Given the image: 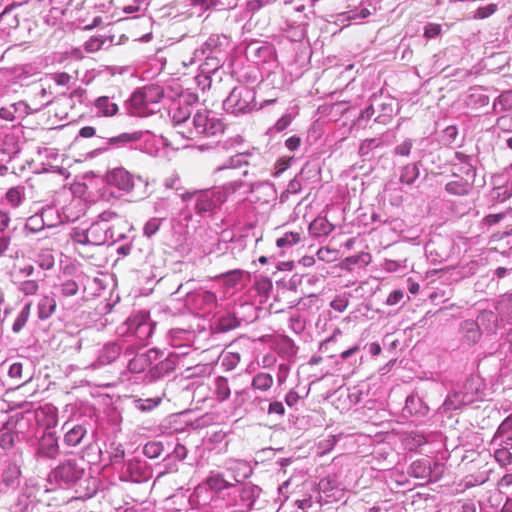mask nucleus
I'll return each mask as SVG.
<instances>
[{"instance_id":"obj_1","label":"nucleus","mask_w":512,"mask_h":512,"mask_svg":"<svg viewBox=\"0 0 512 512\" xmlns=\"http://www.w3.org/2000/svg\"><path fill=\"white\" fill-rule=\"evenodd\" d=\"M485 383L478 375H470L448 393L443 403L445 411H455L480 401L484 397Z\"/></svg>"},{"instance_id":"obj_2","label":"nucleus","mask_w":512,"mask_h":512,"mask_svg":"<svg viewBox=\"0 0 512 512\" xmlns=\"http://www.w3.org/2000/svg\"><path fill=\"white\" fill-rule=\"evenodd\" d=\"M276 102V98L264 100L259 107L256 104V91L254 88L240 85L234 87L227 98L223 101V108L227 113L235 116L262 109L265 106Z\"/></svg>"},{"instance_id":"obj_3","label":"nucleus","mask_w":512,"mask_h":512,"mask_svg":"<svg viewBox=\"0 0 512 512\" xmlns=\"http://www.w3.org/2000/svg\"><path fill=\"white\" fill-rule=\"evenodd\" d=\"M224 132L222 120L207 109L197 110L191 120V127L187 130H178L185 139L194 140L200 137L217 136Z\"/></svg>"},{"instance_id":"obj_4","label":"nucleus","mask_w":512,"mask_h":512,"mask_svg":"<svg viewBox=\"0 0 512 512\" xmlns=\"http://www.w3.org/2000/svg\"><path fill=\"white\" fill-rule=\"evenodd\" d=\"M124 238L123 233H116L115 226L103 222H93L87 229H74L72 239L82 245L101 246Z\"/></svg>"},{"instance_id":"obj_5","label":"nucleus","mask_w":512,"mask_h":512,"mask_svg":"<svg viewBox=\"0 0 512 512\" xmlns=\"http://www.w3.org/2000/svg\"><path fill=\"white\" fill-rule=\"evenodd\" d=\"M183 201L194 200V211L199 216L213 213L224 201L225 194L219 187L185 192Z\"/></svg>"},{"instance_id":"obj_6","label":"nucleus","mask_w":512,"mask_h":512,"mask_svg":"<svg viewBox=\"0 0 512 512\" xmlns=\"http://www.w3.org/2000/svg\"><path fill=\"white\" fill-rule=\"evenodd\" d=\"M163 97V90L157 85L145 86L130 97L132 113L145 117L158 111V104Z\"/></svg>"},{"instance_id":"obj_7","label":"nucleus","mask_w":512,"mask_h":512,"mask_svg":"<svg viewBox=\"0 0 512 512\" xmlns=\"http://www.w3.org/2000/svg\"><path fill=\"white\" fill-rule=\"evenodd\" d=\"M84 472L83 467L75 459H68L52 471V477L61 486L71 487L78 484L82 489Z\"/></svg>"},{"instance_id":"obj_8","label":"nucleus","mask_w":512,"mask_h":512,"mask_svg":"<svg viewBox=\"0 0 512 512\" xmlns=\"http://www.w3.org/2000/svg\"><path fill=\"white\" fill-rule=\"evenodd\" d=\"M228 46V38L220 34H212L207 40L193 52L190 64L201 62L204 56H224V50Z\"/></svg>"},{"instance_id":"obj_9","label":"nucleus","mask_w":512,"mask_h":512,"mask_svg":"<svg viewBox=\"0 0 512 512\" xmlns=\"http://www.w3.org/2000/svg\"><path fill=\"white\" fill-rule=\"evenodd\" d=\"M152 468L144 460L138 458L129 459L123 468L122 479L135 483L147 482L152 478Z\"/></svg>"},{"instance_id":"obj_10","label":"nucleus","mask_w":512,"mask_h":512,"mask_svg":"<svg viewBox=\"0 0 512 512\" xmlns=\"http://www.w3.org/2000/svg\"><path fill=\"white\" fill-rule=\"evenodd\" d=\"M62 430L64 431L63 443L68 447L81 445L87 436V426L82 422L66 421Z\"/></svg>"},{"instance_id":"obj_11","label":"nucleus","mask_w":512,"mask_h":512,"mask_svg":"<svg viewBox=\"0 0 512 512\" xmlns=\"http://www.w3.org/2000/svg\"><path fill=\"white\" fill-rule=\"evenodd\" d=\"M107 184L117 188L119 191L128 193L135 186V177L124 168H115L106 176Z\"/></svg>"},{"instance_id":"obj_12","label":"nucleus","mask_w":512,"mask_h":512,"mask_svg":"<svg viewBox=\"0 0 512 512\" xmlns=\"http://www.w3.org/2000/svg\"><path fill=\"white\" fill-rule=\"evenodd\" d=\"M60 454L58 437L52 433H45L38 441L35 456L39 459H56Z\"/></svg>"},{"instance_id":"obj_13","label":"nucleus","mask_w":512,"mask_h":512,"mask_svg":"<svg viewBox=\"0 0 512 512\" xmlns=\"http://www.w3.org/2000/svg\"><path fill=\"white\" fill-rule=\"evenodd\" d=\"M154 327L155 324L145 314L134 316L128 322V330L141 341H146L152 336Z\"/></svg>"},{"instance_id":"obj_14","label":"nucleus","mask_w":512,"mask_h":512,"mask_svg":"<svg viewBox=\"0 0 512 512\" xmlns=\"http://www.w3.org/2000/svg\"><path fill=\"white\" fill-rule=\"evenodd\" d=\"M188 351H174L170 352L165 359L159 361L152 369L151 375L153 378H162L175 370L179 363L180 356L188 355Z\"/></svg>"},{"instance_id":"obj_15","label":"nucleus","mask_w":512,"mask_h":512,"mask_svg":"<svg viewBox=\"0 0 512 512\" xmlns=\"http://www.w3.org/2000/svg\"><path fill=\"white\" fill-rule=\"evenodd\" d=\"M455 159L458 163L453 165V172L458 173L459 177L470 179L474 182L476 177V168L473 164V158L464 153L456 152Z\"/></svg>"},{"instance_id":"obj_16","label":"nucleus","mask_w":512,"mask_h":512,"mask_svg":"<svg viewBox=\"0 0 512 512\" xmlns=\"http://www.w3.org/2000/svg\"><path fill=\"white\" fill-rule=\"evenodd\" d=\"M158 357V351L156 349H150L144 353H137L132 358L128 359L127 367L132 373L143 372L153 360Z\"/></svg>"},{"instance_id":"obj_17","label":"nucleus","mask_w":512,"mask_h":512,"mask_svg":"<svg viewBox=\"0 0 512 512\" xmlns=\"http://www.w3.org/2000/svg\"><path fill=\"white\" fill-rule=\"evenodd\" d=\"M260 494V487L250 483L245 484L239 491V508L244 509V512L251 511Z\"/></svg>"},{"instance_id":"obj_18","label":"nucleus","mask_w":512,"mask_h":512,"mask_svg":"<svg viewBox=\"0 0 512 512\" xmlns=\"http://www.w3.org/2000/svg\"><path fill=\"white\" fill-rule=\"evenodd\" d=\"M122 354V345L117 342H110L100 350L97 361L93 363L95 368L105 366L114 362Z\"/></svg>"},{"instance_id":"obj_19","label":"nucleus","mask_w":512,"mask_h":512,"mask_svg":"<svg viewBox=\"0 0 512 512\" xmlns=\"http://www.w3.org/2000/svg\"><path fill=\"white\" fill-rule=\"evenodd\" d=\"M453 177L455 179L449 181L445 185L446 192L451 195H458V196L467 195L471 191L474 182L471 181L470 179L459 177V174L456 172H453Z\"/></svg>"},{"instance_id":"obj_20","label":"nucleus","mask_w":512,"mask_h":512,"mask_svg":"<svg viewBox=\"0 0 512 512\" xmlns=\"http://www.w3.org/2000/svg\"><path fill=\"white\" fill-rule=\"evenodd\" d=\"M226 469L233 475L235 482H241L252 473V468L245 460L229 459L226 461Z\"/></svg>"},{"instance_id":"obj_21","label":"nucleus","mask_w":512,"mask_h":512,"mask_svg":"<svg viewBox=\"0 0 512 512\" xmlns=\"http://www.w3.org/2000/svg\"><path fill=\"white\" fill-rule=\"evenodd\" d=\"M189 300L199 309H212L217 301L216 295L208 290H198L195 293H188Z\"/></svg>"},{"instance_id":"obj_22","label":"nucleus","mask_w":512,"mask_h":512,"mask_svg":"<svg viewBox=\"0 0 512 512\" xmlns=\"http://www.w3.org/2000/svg\"><path fill=\"white\" fill-rule=\"evenodd\" d=\"M460 333L463 341L468 345H474L481 338V331L477 322L465 320L460 324Z\"/></svg>"},{"instance_id":"obj_23","label":"nucleus","mask_w":512,"mask_h":512,"mask_svg":"<svg viewBox=\"0 0 512 512\" xmlns=\"http://www.w3.org/2000/svg\"><path fill=\"white\" fill-rule=\"evenodd\" d=\"M21 470L16 464L10 463L2 473L1 486L7 489H15L20 484Z\"/></svg>"},{"instance_id":"obj_24","label":"nucleus","mask_w":512,"mask_h":512,"mask_svg":"<svg viewBox=\"0 0 512 512\" xmlns=\"http://www.w3.org/2000/svg\"><path fill=\"white\" fill-rule=\"evenodd\" d=\"M98 116L111 117L118 112V105L108 96H100L94 102Z\"/></svg>"},{"instance_id":"obj_25","label":"nucleus","mask_w":512,"mask_h":512,"mask_svg":"<svg viewBox=\"0 0 512 512\" xmlns=\"http://www.w3.org/2000/svg\"><path fill=\"white\" fill-rule=\"evenodd\" d=\"M194 334L192 331L184 329H173L170 331L171 344L175 348H184V351L190 349L189 343L192 341Z\"/></svg>"},{"instance_id":"obj_26","label":"nucleus","mask_w":512,"mask_h":512,"mask_svg":"<svg viewBox=\"0 0 512 512\" xmlns=\"http://www.w3.org/2000/svg\"><path fill=\"white\" fill-rule=\"evenodd\" d=\"M142 137L141 132H133V133H122L118 136L111 137L107 141V146L103 148H99L98 150H95L94 152H105L110 147H120L124 146L127 143L135 142L140 140Z\"/></svg>"},{"instance_id":"obj_27","label":"nucleus","mask_w":512,"mask_h":512,"mask_svg":"<svg viewBox=\"0 0 512 512\" xmlns=\"http://www.w3.org/2000/svg\"><path fill=\"white\" fill-rule=\"evenodd\" d=\"M206 485L211 491L217 494H220L226 489L234 487V484L232 482L226 480L223 474L218 472L210 473V475L206 479Z\"/></svg>"},{"instance_id":"obj_28","label":"nucleus","mask_w":512,"mask_h":512,"mask_svg":"<svg viewBox=\"0 0 512 512\" xmlns=\"http://www.w3.org/2000/svg\"><path fill=\"white\" fill-rule=\"evenodd\" d=\"M408 473L415 478L429 479L432 473L431 462L427 459L416 460L410 465Z\"/></svg>"},{"instance_id":"obj_29","label":"nucleus","mask_w":512,"mask_h":512,"mask_svg":"<svg viewBox=\"0 0 512 512\" xmlns=\"http://www.w3.org/2000/svg\"><path fill=\"white\" fill-rule=\"evenodd\" d=\"M274 384V378L270 373L258 372L256 373L251 381V388L255 391L266 392Z\"/></svg>"},{"instance_id":"obj_30","label":"nucleus","mask_w":512,"mask_h":512,"mask_svg":"<svg viewBox=\"0 0 512 512\" xmlns=\"http://www.w3.org/2000/svg\"><path fill=\"white\" fill-rule=\"evenodd\" d=\"M333 229L334 226L323 217L314 219L309 225V232L314 237L327 236Z\"/></svg>"},{"instance_id":"obj_31","label":"nucleus","mask_w":512,"mask_h":512,"mask_svg":"<svg viewBox=\"0 0 512 512\" xmlns=\"http://www.w3.org/2000/svg\"><path fill=\"white\" fill-rule=\"evenodd\" d=\"M251 192L254 193H260L264 197L261 199V197L257 196L255 197V201H262L263 203H269L276 197V191L274 189L273 184L269 182H261L256 185H252Z\"/></svg>"},{"instance_id":"obj_32","label":"nucleus","mask_w":512,"mask_h":512,"mask_svg":"<svg viewBox=\"0 0 512 512\" xmlns=\"http://www.w3.org/2000/svg\"><path fill=\"white\" fill-rule=\"evenodd\" d=\"M420 162L410 163L403 166L400 170L399 181L402 184L412 185L420 174Z\"/></svg>"},{"instance_id":"obj_33","label":"nucleus","mask_w":512,"mask_h":512,"mask_svg":"<svg viewBox=\"0 0 512 512\" xmlns=\"http://www.w3.org/2000/svg\"><path fill=\"white\" fill-rule=\"evenodd\" d=\"M14 512H39V503L31 495L22 493L15 504Z\"/></svg>"},{"instance_id":"obj_34","label":"nucleus","mask_w":512,"mask_h":512,"mask_svg":"<svg viewBox=\"0 0 512 512\" xmlns=\"http://www.w3.org/2000/svg\"><path fill=\"white\" fill-rule=\"evenodd\" d=\"M191 111L189 106L178 107L172 113V120L174 124L179 127V130H187L191 127L190 121Z\"/></svg>"},{"instance_id":"obj_35","label":"nucleus","mask_w":512,"mask_h":512,"mask_svg":"<svg viewBox=\"0 0 512 512\" xmlns=\"http://www.w3.org/2000/svg\"><path fill=\"white\" fill-rule=\"evenodd\" d=\"M251 157V153H238L234 156H231L227 161H225L222 165L218 166L215 171H222L225 169L231 168H239L243 165H249V158Z\"/></svg>"},{"instance_id":"obj_36","label":"nucleus","mask_w":512,"mask_h":512,"mask_svg":"<svg viewBox=\"0 0 512 512\" xmlns=\"http://www.w3.org/2000/svg\"><path fill=\"white\" fill-rule=\"evenodd\" d=\"M56 310V301L53 297L43 296L38 303V317L46 320L52 316Z\"/></svg>"},{"instance_id":"obj_37","label":"nucleus","mask_w":512,"mask_h":512,"mask_svg":"<svg viewBox=\"0 0 512 512\" xmlns=\"http://www.w3.org/2000/svg\"><path fill=\"white\" fill-rule=\"evenodd\" d=\"M214 394L217 400L223 402L227 400L231 394L228 380L225 377L218 376L214 379Z\"/></svg>"},{"instance_id":"obj_38","label":"nucleus","mask_w":512,"mask_h":512,"mask_svg":"<svg viewBox=\"0 0 512 512\" xmlns=\"http://www.w3.org/2000/svg\"><path fill=\"white\" fill-rule=\"evenodd\" d=\"M255 401L258 403L261 410H265L263 404L267 402L266 399L256 397ZM266 412L268 415H276L281 418L285 415V407L281 401L273 400L269 402Z\"/></svg>"},{"instance_id":"obj_39","label":"nucleus","mask_w":512,"mask_h":512,"mask_svg":"<svg viewBox=\"0 0 512 512\" xmlns=\"http://www.w3.org/2000/svg\"><path fill=\"white\" fill-rule=\"evenodd\" d=\"M512 109V90L502 92L493 102V110L498 113L499 111H507Z\"/></svg>"},{"instance_id":"obj_40","label":"nucleus","mask_w":512,"mask_h":512,"mask_svg":"<svg viewBox=\"0 0 512 512\" xmlns=\"http://www.w3.org/2000/svg\"><path fill=\"white\" fill-rule=\"evenodd\" d=\"M30 310H31V303H27L24 305V307L21 309V311L18 313L16 319L14 320L12 330L14 333H19L23 327L26 325L29 316H30Z\"/></svg>"},{"instance_id":"obj_41","label":"nucleus","mask_w":512,"mask_h":512,"mask_svg":"<svg viewBox=\"0 0 512 512\" xmlns=\"http://www.w3.org/2000/svg\"><path fill=\"white\" fill-rule=\"evenodd\" d=\"M164 451V445L160 441H149L143 446V454L150 459L158 458Z\"/></svg>"},{"instance_id":"obj_42","label":"nucleus","mask_w":512,"mask_h":512,"mask_svg":"<svg viewBox=\"0 0 512 512\" xmlns=\"http://www.w3.org/2000/svg\"><path fill=\"white\" fill-rule=\"evenodd\" d=\"M494 458L501 467L512 464V453L509 451V447L498 446L494 451Z\"/></svg>"},{"instance_id":"obj_43","label":"nucleus","mask_w":512,"mask_h":512,"mask_svg":"<svg viewBox=\"0 0 512 512\" xmlns=\"http://www.w3.org/2000/svg\"><path fill=\"white\" fill-rule=\"evenodd\" d=\"M301 241V233L287 232L282 237L276 240V245L279 248H289Z\"/></svg>"},{"instance_id":"obj_44","label":"nucleus","mask_w":512,"mask_h":512,"mask_svg":"<svg viewBox=\"0 0 512 512\" xmlns=\"http://www.w3.org/2000/svg\"><path fill=\"white\" fill-rule=\"evenodd\" d=\"M45 225L43 215L35 214L27 219L24 230L30 233H37L41 231Z\"/></svg>"},{"instance_id":"obj_45","label":"nucleus","mask_w":512,"mask_h":512,"mask_svg":"<svg viewBox=\"0 0 512 512\" xmlns=\"http://www.w3.org/2000/svg\"><path fill=\"white\" fill-rule=\"evenodd\" d=\"M164 220L165 218L159 217L150 218L143 227V235L148 238L153 237L159 231Z\"/></svg>"},{"instance_id":"obj_46","label":"nucleus","mask_w":512,"mask_h":512,"mask_svg":"<svg viewBox=\"0 0 512 512\" xmlns=\"http://www.w3.org/2000/svg\"><path fill=\"white\" fill-rule=\"evenodd\" d=\"M240 325V321L231 314L224 315L218 320V329L222 332L230 331L237 328Z\"/></svg>"},{"instance_id":"obj_47","label":"nucleus","mask_w":512,"mask_h":512,"mask_svg":"<svg viewBox=\"0 0 512 512\" xmlns=\"http://www.w3.org/2000/svg\"><path fill=\"white\" fill-rule=\"evenodd\" d=\"M16 437L17 435L8 428L0 429V447L5 450L11 449L15 444Z\"/></svg>"},{"instance_id":"obj_48","label":"nucleus","mask_w":512,"mask_h":512,"mask_svg":"<svg viewBox=\"0 0 512 512\" xmlns=\"http://www.w3.org/2000/svg\"><path fill=\"white\" fill-rule=\"evenodd\" d=\"M224 56H204L203 57V70L207 72L216 71L221 67Z\"/></svg>"},{"instance_id":"obj_49","label":"nucleus","mask_w":512,"mask_h":512,"mask_svg":"<svg viewBox=\"0 0 512 512\" xmlns=\"http://www.w3.org/2000/svg\"><path fill=\"white\" fill-rule=\"evenodd\" d=\"M5 198L11 206L18 207L22 203L24 196L19 187H13L7 191Z\"/></svg>"},{"instance_id":"obj_50","label":"nucleus","mask_w":512,"mask_h":512,"mask_svg":"<svg viewBox=\"0 0 512 512\" xmlns=\"http://www.w3.org/2000/svg\"><path fill=\"white\" fill-rule=\"evenodd\" d=\"M36 261H37L38 265L44 270L51 269L55 263L54 256L48 250L41 251L37 256Z\"/></svg>"},{"instance_id":"obj_51","label":"nucleus","mask_w":512,"mask_h":512,"mask_svg":"<svg viewBox=\"0 0 512 512\" xmlns=\"http://www.w3.org/2000/svg\"><path fill=\"white\" fill-rule=\"evenodd\" d=\"M240 354L234 352H227L224 354L221 365L228 371L233 370L240 362Z\"/></svg>"},{"instance_id":"obj_52","label":"nucleus","mask_w":512,"mask_h":512,"mask_svg":"<svg viewBox=\"0 0 512 512\" xmlns=\"http://www.w3.org/2000/svg\"><path fill=\"white\" fill-rule=\"evenodd\" d=\"M380 145H381V140L378 138L365 139L359 147V154H360V156L365 157V156L369 155V153L373 149L377 148Z\"/></svg>"},{"instance_id":"obj_53","label":"nucleus","mask_w":512,"mask_h":512,"mask_svg":"<svg viewBox=\"0 0 512 512\" xmlns=\"http://www.w3.org/2000/svg\"><path fill=\"white\" fill-rule=\"evenodd\" d=\"M39 289L38 282L35 280H24L19 282L18 290L26 296L35 295Z\"/></svg>"},{"instance_id":"obj_54","label":"nucleus","mask_w":512,"mask_h":512,"mask_svg":"<svg viewBox=\"0 0 512 512\" xmlns=\"http://www.w3.org/2000/svg\"><path fill=\"white\" fill-rule=\"evenodd\" d=\"M78 290L79 286L74 280H67L60 285V292L65 297L76 295Z\"/></svg>"},{"instance_id":"obj_55","label":"nucleus","mask_w":512,"mask_h":512,"mask_svg":"<svg viewBox=\"0 0 512 512\" xmlns=\"http://www.w3.org/2000/svg\"><path fill=\"white\" fill-rule=\"evenodd\" d=\"M348 305L349 299L346 295H338L330 303L331 308L337 312H344Z\"/></svg>"},{"instance_id":"obj_56","label":"nucleus","mask_w":512,"mask_h":512,"mask_svg":"<svg viewBox=\"0 0 512 512\" xmlns=\"http://www.w3.org/2000/svg\"><path fill=\"white\" fill-rule=\"evenodd\" d=\"M512 433V414L506 417L497 428L494 436H505Z\"/></svg>"},{"instance_id":"obj_57","label":"nucleus","mask_w":512,"mask_h":512,"mask_svg":"<svg viewBox=\"0 0 512 512\" xmlns=\"http://www.w3.org/2000/svg\"><path fill=\"white\" fill-rule=\"evenodd\" d=\"M160 402V399H138L136 400V407L141 411H150L155 408Z\"/></svg>"},{"instance_id":"obj_58","label":"nucleus","mask_w":512,"mask_h":512,"mask_svg":"<svg viewBox=\"0 0 512 512\" xmlns=\"http://www.w3.org/2000/svg\"><path fill=\"white\" fill-rule=\"evenodd\" d=\"M496 10H497L496 4H489L484 7H479L475 12L474 18H476V19L487 18V17L491 16L493 13H495Z\"/></svg>"},{"instance_id":"obj_59","label":"nucleus","mask_w":512,"mask_h":512,"mask_svg":"<svg viewBox=\"0 0 512 512\" xmlns=\"http://www.w3.org/2000/svg\"><path fill=\"white\" fill-rule=\"evenodd\" d=\"M301 189H302L301 180L296 176L294 179H292L288 183L287 189L285 190V192H283V194L281 195V198L283 199L288 194H296V193L300 192Z\"/></svg>"},{"instance_id":"obj_60","label":"nucleus","mask_w":512,"mask_h":512,"mask_svg":"<svg viewBox=\"0 0 512 512\" xmlns=\"http://www.w3.org/2000/svg\"><path fill=\"white\" fill-rule=\"evenodd\" d=\"M412 146H413L412 140L406 139L402 143L398 144L395 147L394 153L396 155H400V156H408L411 152Z\"/></svg>"},{"instance_id":"obj_61","label":"nucleus","mask_w":512,"mask_h":512,"mask_svg":"<svg viewBox=\"0 0 512 512\" xmlns=\"http://www.w3.org/2000/svg\"><path fill=\"white\" fill-rule=\"evenodd\" d=\"M114 220H117V221H120V222H124L122 220V218L116 212L110 211V210H106V211H103L98 216V220L96 222H103V223L110 224V222H112Z\"/></svg>"},{"instance_id":"obj_62","label":"nucleus","mask_w":512,"mask_h":512,"mask_svg":"<svg viewBox=\"0 0 512 512\" xmlns=\"http://www.w3.org/2000/svg\"><path fill=\"white\" fill-rule=\"evenodd\" d=\"M492 444L512 448V433L505 436H493Z\"/></svg>"},{"instance_id":"obj_63","label":"nucleus","mask_w":512,"mask_h":512,"mask_svg":"<svg viewBox=\"0 0 512 512\" xmlns=\"http://www.w3.org/2000/svg\"><path fill=\"white\" fill-rule=\"evenodd\" d=\"M187 456V449L184 445L177 443L174 447L172 453L168 455V457H173L176 460H184Z\"/></svg>"},{"instance_id":"obj_64","label":"nucleus","mask_w":512,"mask_h":512,"mask_svg":"<svg viewBox=\"0 0 512 512\" xmlns=\"http://www.w3.org/2000/svg\"><path fill=\"white\" fill-rule=\"evenodd\" d=\"M441 32V26L438 24L430 23L425 26L424 36L426 38H435Z\"/></svg>"}]
</instances>
